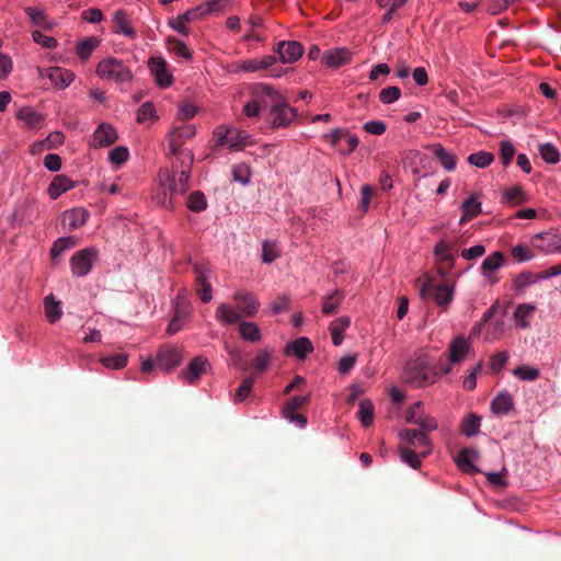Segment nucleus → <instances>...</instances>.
Instances as JSON below:
<instances>
[{
    "label": "nucleus",
    "instance_id": "obj_1",
    "mask_svg": "<svg viewBox=\"0 0 561 561\" xmlns=\"http://www.w3.org/2000/svg\"><path fill=\"white\" fill-rule=\"evenodd\" d=\"M196 135V128L192 124L174 127L168 133V147L172 156L179 162V178L176 179L168 168H161L158 172V188L152 201L163 208H173V196L183 195L188 190V180L194 162V152L183 149L182 146Z\"/></svg>",
    "mask_w": 561,
    "mask_h": 561
},
{
    "label": "nucleus",
    "instance_id": "obj_2",
    "mask_svg": "<svg viewBox=\"0 0 561 561\" xmlns=\"http://www.w3.org/2000/svg\"><path fill=\"white\" fill-rule=\"evenodd\" d=\"M232 299L237 308L221 302L216 309L215 317L222 325L236 324L243 318H253L260 310L261 302L252 291L239 289L233 294Z\"/></svg>",
    "mask_w": 561,
    "mask_h": 561
},
{
    "label": "nucleus",
    "instance_id": "obj_3",
    "mask_svg": "<svg viewBox=\"0 0 561 561\" xmlns=\"http://www.w3.org/2000/svg\"><path fill=\"white\" fill-rule=\"evenodd\" d=\"M401 444L399 446L400 459L412 469H420L422 460L431 455L432 442L425 432L407 428L399 433Z\"/></svg>",
    "mask_w": 561,
    "mask_h": 561
},
{
    "label": "nucleus",
    "instance_id": "obj_4",
    "mask_svg": "<svg viewBox=\"0 0 561 561\" xmlns=\"http://www.w3.org/2000/svg\"><path fill=\"white\" fill-rule=\"evenodd\" d=\"M261 92L270 96L268 111L265 116V122L270 128H287L297 119V110L289 105L280 91L274 87H263Z\"/></svg>",
    "mask_w": 561,
    "mask_h": 561
},
{
    "label": "nucleus",
    "instance_id": "obj_5",
    "mask_svg": "<svg viewBox=\"0 0 561 561\" xmlns=\"http://www.w3.org/2000/svg\"><path fill=\"white\" fill-rule=\"evenodd\" d=\"M499 307L492 305L471 329L470 336L482 335L483 341L493 343L500 340L506 330L505 317L503 313L497 314Z\"/></svg>",
    "mask_w": 561,
    "mask_h": 561
},
{
    "label": "nucleus",
    "instance_id": "obj_6",
    "mask_svg": "<svg viewBox=\"0 0 561 561\" xmlns=\"http://www.w3.org/2000/svg\"><path fill=\"white\" fill-rule=\"evenodd\" d=\"M404 375L407 381L415 388L427 387L436 382L439 374L432 366L426 355H419L407 363Z\"/></svg>",
    "mask_w": 561,
    "mask_h": 561
},
{
    "label": "nucleus",
    "instance_id": "obj_7",
    "mask_svg": "<svg viewBox=\"0 0 561 561\" xmlns=\"http://www.w3.org/2000/svg\"><path fill=\"white\" fill-rule=\"evenodd\" d=\"M216 147L226 146L229 150L241 151L254 145V139L247 130L229 125H219L214 129Z\"/></svg>",
    "mask_w": 561,
    "mask_h": 561
},
{
    "label": "nucleus",
    "instance_id": "obj_8",
    "mask_svg": "<svg viewBox=\"0 0 561 561\" xmlns=\"http://www.w3.org/2000/svg\"><path fill=\"white\" fill-rule=\"evenodd\" d=\"M95 73L100 79L115 83H130L134 79L129 66L114 57L102 59L96 65Z\"/></svg>",
    "mask_w": 561,
    "mask_h": 561
},
{
    "label": "nucleus",
    "instance_id": "obj_9",
    "mask_svg": "<svg viewBox=\"0 0 561 561\" xmlns=\"http://www.w3.org/2000/svg\"><path fill=\"white\" fill-rule=\"evenodd\" d=\"M99 249L88 247L72 254L69 261L70 271L73 277H84L93 268L99 259Z\"/></svg>",
    "mask_w": 561,
    "mask_h": 561
},
{
    "label": "nucleus",
    "instance_id": "obj_10",
    "mask_svg": "<svg viewBox=\"0 0 561 561\" xmlns=\"http://www.w3.org/2000/svg\"><path fill=\"white\" fill-rule=\"evenodd\" d=\"M454 294L455 286L446 284L434 286L431 278H426L420 288V296L423 299L432 296L435 304L444 310L451 304Z\"/></svg>",
    "mask_w": 561,
    "mask_h": 561
},
{
    "label": "nucleus",
    "instance_id": "obj_11",
    "mask_svg": "<svg viewBox=\"0 0 561 561\" xmlns=\"http://www.w3.org/2000/svg\"><path fill=\"white\" fill-rule=\"evenodd\" d=\"M423 403L421 401L415 402L412 407H410L405 414V420L408 423H412L419 425L421 427V432H433L438 428V422L435 417L427 415L422 410Z\"/></svg>",
    "mask_w": 561,
    "mask_h": 561
},
{
    "label": "nucleus",
    "instance_id": "obj_12",
    "mask_svg": "<svg viewBox=\"0 0 561 561\" xmlns=\"http://www.w3.org/2000/svg\"><path fill=\"white\" fill-rule=\"evenodd\" d=\"M263 87H273V85L270 84V83L261 82V83H256L252 88V92H251L252 100L247 102L243 105V108H242V113H243L244 116H247L249 118L259 117V115L261 114L262 108L267 107L268 101H270V96L268 95H264L261 92V88H263Z\"/></svg>",
    "mask_w": 561,
    "mask_h": 561
},
{
    "label": "nucleus",
    "instance_id": "obj_13",
    "mask_svg": "<svg viewBox=\"0 0 561 561\" xmlns=\"http://www.w3.org/2000/svg\"><path fill=\"white\" fill-rule=\"evenodd\" d=\"M183 348L176 346H162L156 356V364L164 371L179 367L183 362Z\"/></svg>",
    "mask_w": 561,
    "mask_h": 561
},
{
    "label": "nucleus",
    "instance_id": "obj_14",
    "mask_svg": "<svg viewBox=\"0 0 561 561\" xmlns=\"http://www.w3.org/2000/svg\"><path fill=\"white\" fill-rule=\"evenodd\" d=\"M148 68L158 87L169 88L173 83V75L168 68V62L162 56H153L148 60Z\"/></svg>",
    "mask_w": 561,
    "mask_h": 561
},
{
    "label": "nucleus",
    "instance_id": "obj_15",
    "mask_svg": "<svg viewBox=\"0 0 561 561\" xmlns=\"http://www.w3.org/2000/svg\"><path fill=\"white\" fill-rule=\"evenodd\" d=\"M535 248L545 254L561 253V233L545 231L531 238Z\"/></svg>",
    "mask_w": 561,
    "mask_h": 561
},
{
    "label": "nucleus",
    "instance_id": "obj_16",
    "mask_svg": "<svg viewBox=\"0 0 561 561\" xmlns=\"http://www.w3.org/2000/svg\"><path fill=\"white\" fill-rule=\"evenodd\" d=\"M354 58V53L347 47H334L325 50L322 54L321 62L330 68L337 69L342 66L348 65Z\"/></svg>",
    "mask_w": 561,
    "mask_h": 561
},
{
    "label": "nucleus",
    "instance_id": "obj_17",
    "mask_svg": "<svg viewBox=\"0 0 561 561\" xmlns=\"http://www.w3.org/2000/svg\"><path fill=\"white\" fill-rule=\"evenodd\" d=\"M118 139L116 128L110 123H101L93 131L90 146L93 148H106L114 145Z\"/></svg>",
    "mask_w": 561,
    "mask_h": 561
},
{
    "label": "nucleus",
    "instance_id": "obj_18",
    "mask_svg": "<svg viewBox=\"0 0 561 561\" xmlns=\"http://www.w3.org/2000/svg\"><path fill=\"white\" fill-rule=\"evenodd\" d=\"M39 76L48 78L51 84L60 90L68 88L76 78L73 71L58 66L39 69Z\"/></svg>",
    "mask_w": 561,
    "mask_h": 561
},
{
    "label": "nucleus",
    "instance_id": "obj_19",
    "mask_svg": "<svg viewBox=\"0 0 561 561\" xmlns=\"http://www.w3.org/2000/svg\"><path fill=\"white\" fill-rule=\"evenodd\" d=\"M193 270L198 285L197 294L204 304H208L213 299V288L208 282L210 270L208 265L204 263H195Z\"/></svg>",
    "mask_w": 561,
    "mask_h": 561
},
{
    "label": "nucleus",
    "instance_id": "obj_20",
    "mask_svg": "<svg viewBox=\"0 0 561 561\" xmlns=\"http://www.w3.org/2000/svg\"><path fill=\"white\" fill-rule=\"evenodd\" d=\"M304 46L297 41H280L276 44L275 53L284 64H294L304 55Z\"/></svg>",
    "mask_w": 561,
    "mask_h": 561
},
{
    "label": "nucleus",
    "instance_id": "obj_21",
    "mask_svg": "<svg viewBox=\"0 0 561 561\" xmlns=\"http://www.w3.org/2000/svg\"><path fill=\"white\" fill-rule=\"evenodd\" d=\"M456 252V243L446 239L438 240L433 249V254L436 261L439 263H445L449 267H451L455 263Z\"/></svg>",
    "mask_w": 561,
    "mask_h": 561
},
{
    "label": "nucleus",
    "instance_id": "obj_22",
    "mask_svg": "<svg viewBox=\"0 0 561 561\" xmlns=\"http://www.w3.org/2000/svg\"><path fill=\"white\" fill-rule=\"evenodd\" d=\"M207 365V358L196 356L188 363L186 369L179 374V378L183 379L188 385H194L201 378Z\"/></svg>",
    "mask_w": 561,
    "mask_h": 561
},
{
    "label": "nucleus",
    "instance_id": "obj_23",
    "mask_svg": "<svg viewBox=\"0 0 561 561\" xmlns=\"http://www.w3.org/2000/svg\"><path fill=\"white\" fill-rule=\"evenodd\" d=\"M514 407L513 396L507 390L499 392L490 404L491 412L496 416L507 415Z\"/></svg>",
    "mask_w": 561,
    "mask_h": 561
},
{
    "label": "nucleus",
    "instance_id": "obj_24",
    "mask_svg": "<svg viewBox=\"0 0 561 561\" xmlns=\"http://www.w3.org/2000/svg\"><path fill=\"white\" fill-rule=\"evenodd\" d=\"M449 360L451 364H458L465 360L471 351V344L468 339L462 335L456 336L448 346Z\"/></svg>",
    "mask_w": 561,
    "mask_h": 561
},
{
    "label": "nucleus",
    "instance_id": "obj_25",
    "mask_svg": "<svg viewBox=\"0 0 561 561\" xmlns=\"http://www.w3.org/2000/svg\"><path fill=\"white\" fill-rule=\"evenodd\" d=\"M427 149L438 160L440 165L448 172H453L457 167V156L448 151L442 144H432Z\"/></svg>",
    "mask_w": 561,
    "mask_h": 561
},
{
    "label": "nucleus",
    "instance_id": "obj_26",
    "mask_svg": "<svg viewBox=\"0 0 561 561\" xmlns=\"http://www.w3.org/2000/svg\"><path fill=\"white\" fill-rule=\"evenodd\" d=\"M76 182L66 174L54 176L47 187V194L51 199H57L64 193L75 188Z\"/></svg>",
    "mask_w": 561,
    "mask_h": 561
},
{
    "label": "nucleus",
    "instance_id": "obj_27",
    "mask_svg": "<svg viewBox=\"0 0 561 561\" xmlns=\"http://www.w3.org/2000/svg\"><path fill=\"white\" fill-rule=\"evenodd\" d=\"M284 352L302 360L313 352V345L308 337L301 336L288 343Z\"/></svg>",
    "mask_w": 561,
    "mask_h": 561
},
{
    "label": "nucleus",
    "instance_id": "obj_28",
    "mask_svg": "<svg viewBox=\"0 0 561 561\" xmlns=\"http://www.w3.org/2000/svg\"><path fill=\"white\" fill-rule=\"evenodd\" d=\"M460 208L462 211L461 218L459 220L460 225L478 217L482 213V203L479 199V195L471 194L461 203Z\"/></svg>",
    "mask_w": 561,
    "mask_h": 561
},
{
    "label": "nucleus",
    "instance_id": "obj_29",
    "mask_svg": "<svg viewBox=\"0 0 561 561\" xmlns=\"http://www.w3.org/2000/svg\"><path fill=\"white\" fill-rule=\"evenodd\" d=\"M89 211L83 207H75L62 214V220L67 224L69 231H73L84 226L89 219Z\"/></svg>",
    "mask_w": 561,
    "mask_h": 561
},
{
    "label": "nucleus",
    "instance_id": "obj_30",
    "mask_svg": "<svg viewBox=\"0 0 561 561\" xmlns=\"http://www.w3.org/2000/svg\"><path fill=\"white\" fill-rule=\"evenodd\" d=\"M188 314H190L188 304L176 302L174 314L171 318V320L168 324V328H167V333L169 335H174L175 333H178L183 328Z\"/></svg>",
    "mask_w": 561,
    "mask_h": 561
},
{
    "label": "nucleus",
    "instance_id": "obj_31",
    "mask_svg": "<svg viewBox=\"0 0 561 561\" xmlns=\"http://www.w3.org/2000/svg\"><path fill=\"white\" fill-rule=\"evenodd\" d=\"M351 325V318L348 316H341L334 319L330 325L329 331L331 334L332 344L340 346L344 341V333Z\"/></svg>",
    "mask_w": 561,
    "mask_h": 561
},
{
    "label": "nucleus",
    "instance_id": "obj_32",
    "mask_svg": "<svg viewBox=\"0 0 561 561\" xmlns=\"http://www.w3.org/2000/svg\"><path fill=\"white\" fill-rule=\"evenodd\" d=\"M113 21L117 27V33L130 39H135L137 37V32L131 25L128 13L125 10H116L113 14Z\"/></svg>",
    "mask_w": 561,
    "mask_h": 561
},
{
    "label": "nucleus",
    "instance_id": "obj_33",
    "mask_svg": "<svg viewBox=\"0 0 561 561\" xmlns=\"http://www.w3.org/2000/svg\"><path fill=\"white\" fill-rule=\"evenodd\" d=\"M504 254L501 251H495L488 255L481 264V274L490 279L494 273L504 265Z\"/></svg>",
    "mask_w": 561,
    "mask_h": 561
},
{
    "label": "nucleus",
    "instance_id": "obj_34",
    "mask_svg": "<svg viewBox=\"0 0 561 561\" xmlns=\"http://www.w3.org/2000/svg\"><path fill=\"white\" fill-rule=\"evenodd\" d=\"M478 458H479V453L477 449L462 448L456 457V463L465 472H478L479 469L476 468V466H474V461Z\"/></svg>",
    "mask_w": 561,
    "mask_h": 561
},
{
    "label": "nucleus",
    "instance_id": "obj_35",
    "mask_svg": "<svg viewBox=\"0 0 561 561\" xmlns=\"http://www.w3.org/2000/svg\"><path fill=\"white\" fill-rule=\"evenodd\" d=\"M536 311V305L534 304H519L514 311V320L516 325L522 329H527L530 325V319L534 317Z\"/></svg>",
    "mask_w": 561,
    "mask_h": 561
},
{
    "label": "nucleus",
    "instance_id": "obj_36",
    "mask_svg": "<svg viewBox=\"0 0 561 561\" xmlns=\"http://www.w3.org/2000/svg\"><path fill=\"white\" fill-rule=\"evenodd\" d=\"M344 299V294L340 289H334L322 299V312L325 316L335 314Z\"/></svg>",
    "mask_w": 561,
    "mask_h": 561
},
{
    "label": "nucleus",
    "instance_id": "obj_37",
    "mask_svg": "<svg viewBox=\"0 0 561 561\" xmlns=\"http://www.w3.org/2000/svg\"><path fill=\"white\" fill-rule=\"evenodd\" d=\"M238 323L239 335L242 340L251 343H257L261 341L262 334L256 323L241 320Z\"/></svg>",
    "mask_w": 561,
    "mask_h": 561
},
{
    "label": "nucleus",
    "instance_id": "obj_38",
    "mask_svg": "<svg viewBox=\"0 0 561 561\" xmlns=\"http://www.w3.org/2000/svg\"><path fill=\"white\" fill-rule=\"evenodd\" d=\"M538 280H540L538 274L525 271L514 276L512 287L517 294H523L529 285H533Z\"/></svg>",
    "mask_w": 561,
    "mask_h": 561
},
{
    "label": "nucleus",
    "instance_id": "obj_39",
    "mask_svg": "<svg viewBox=\"0 0 561 561\" xmlns=\"http://www.w3.org/2000/svg\"><path fill=\"white\" fill-rule=\"evenodd\" d=\"M101 41L95 36H90L81 39L76 45V53L80 59L87 60L91 57L92 53L99 47Z\"/></svg>",
    "mask_w": 561,
    "mask_h": 561
},
{
    "label": "nucleus",
    "instance_id": "obj_40",
    "mask_svg": "<svg viewBox=\"0 0 561 561\" xmlns=\"http://www.w3.org/2000/svg\"><path fill=\"white\" fill-rule=\"evenodd\" d=\"M78 244V239L73 236L60 237L54 241L50 248V256L53 260L60 256L66 251L75 248Z\"/></svg>",
    "mask_w": 561,
    "mask_h": 561
},
{
    "label": "nucleus",
    "instance_id": "obj_41",
    "mask_svg": "<svg viewBox=\"0 0 561 561\" xmlns=\"http://www.w3.org/2000/svg\"><path fill=\"white\" fill-rule=\"evenodd\" d=\"M481 427V417L474 413H469L460 423V432L467 437L479 434Z\"/></svg>",
    "mask_w": 561,
    "mask_h": 561
},
{
    "label": "nucleus",
    "instance_id": "obj_42",
    "mask_svg": "<svg viewBox=\"0 0 561 561\" xmlns=\"http://www.w3.org/2000/svg\"><path fill=\"white\" fill-rule=\"evenodd\" d=\"M16 117L30 128H37L43 122V116L28 106L20 108Z\"/></svg>",
    "mask_w": 561,
    "mask_h": 561
},
{
    "label": "nucleus",
    "instance_id": "obj_43",
    "mask_svg": "<svg viewBox=\"0 0 561 561\" xmlns=\"http://www.w3.org/2000/svg\"><path fill=\"white\" fill-rule=\"evenodd\" d=\"M494 161V154L490 151L480 150L473 153H470L467 157V162L470 165H473L479 169H484L491 165Z\"/></svg>",
    "mask_w": 561,
    "mask_h": 561
},
{
    "label": "nucleus",
    "instance_id": "obj_44",
    "mask_svg": "<svg viewBox=\"0 0 561 561\" xmlns=\"http://www.w3.org/2000/svg\"><path fill=\"white\" fill-rule=\"evenodd\" d=\"M44 309L49 323L57 322L62 316L60 302L55 300L54 296H48L44 299Z\"/></svg>",
    "mask_w": 561,
    "mask_h": 561
},
{
    "label": "nucleus",
    "instance_id": "obj_45",
    "mask_svg": "<svg viewBox=\"0 0 561 561\" xmlns=\"http://www.w3.org/2000/svg\"><path fill=\"white\" fill-rule=\"evenodd\" d=\"M375 408L370 400L364 399L359 402L358 420L363 427L367 428L373 425Z\"/></svg>",
    "mask_w": 561,
    "mask_h": 561
},
{
    "label": "nucleus",
    "instance_id": "obj_46",
    "mask_svg": "<svg viewBox=\"0 0 561 561\" xmlns=\"http://www.w3.org/2000/svg\"><path fill=\"white\" fill-rule=\"evenodd\" d=\"M273 351L268 347L260 350L252 359L251 366L257 373H264L272 360Z\"/></svg>",
    "mask_w": 561,
    "mask_h": 561
},
{
    "label": "nucleus",
    "instance_id": "obj_47",
    "mask_svg": "<svg viewBox=\"0 0 561 561\" xmlns=\"http://www.w3.org/2000/svg\"><path fill=\"white\" fill-rule=\"evenodd\" d=\"M159 118L152 102L147 101L137 111L136 121L139 124L153 123Z\"/></svg>",
    "mask_w": 561,
    "mask_h": 561
},
{
    "label": "nucleus",
    "instance_id": "obj_48",
    "mask_svg": "<svg viewBox=\"0 0 561 561\" xmlns=\"http://www.w3.org/2000/svg\"><path fill=\"white\" fill-rule=\"evenodd\" d=\"M167 44L170 46L171 53L176 57H182L186 60H191L193 58L191 49L183 41L174 36H170L167 38Z\"/></svg>",
    "mask_w": 561,
    "mask_h": 561
},
{
    "label": "nucleus",
    "instance_id": "obj_49",
    "mask_svg": "<svg viewBox=\"0 0 561 561\" xmlns=\"http://www.w3.org/2000/svg\"><path fill=\"white\" fill-rule=\"evenodd\" d=\"M64 140H65V137H64V134L60 133V131H54V133H50L46 139L42 140V141H38V142H35L33 146H32V152L34 153L37 149L41 150V149H51L54 147H57L61 144H64Z\"/></svg>",
    "mask_w": 561,
    "mask_h": 561
},
{
    "label": "nucleus",
    "instance_id": "obj_50",
    "mask_svg": "<svg viewBox=\"0 0 561 561\" xmlns=\"http://www.w3.org/2000/svg\"><path fill=\"white\" fill-rule=\"evenodd\" d=\"M541 159L550 164H556L560 160L558 148L551 142L540 144L538 148Z\"/></svg>",
    "mask_w": 561,
    "mask_h": 561
},
{
    "label": "nucleus",
    "instance_id": "obj_51",
    "mask_svg": "<svg viewBox=\"0 0 561 561\" xmlns=\"http://www.w3.org/2000/svg\"><path fill=\"white\" fill-rule=\"evenodd\" d=\"M503 198L513 205H522L528 201L526 193L518 185L505 190L503 192Z\"/></svg>",
    "mask_w": 561,
    "mask_h": 561
},
{
    "label": "nucleus",
    "instance_id": "obj_52",
    "mask_svg": "<svg viewBox=\"0 0 561 561\" xmlns=\"http://www.w3.org/2000/svg\"><path fill=\"white\" fill-rule=\"evenodd\" d=\"M101 364L110 369H122L128 363V356L125 353H118L111 356H103L100 359Z\"/></svg>",
    "mask_w": 561,
    "mask_h": 561
},
{
    "label": "nucleus",
    "instance_id": "obj_53",
    "mask_svg": "<svg viewBox=\"0 0 561 561\" xmlns=\"http://www.w3.org/2000/svg\"><path fill=\"white\" fill-rule=\"evenodd\" d=\"M511 254L516 262H529L535 257L534 251L526 244H515L511 249Z\"/></svg>",
    "mask_w": 561,
    "mask_h": 561
},
{
    "label": "nucleus",
    "instance_id": "obj_54",
    "mask_svg": "<svg viewBox=\"0 0 561 561\" xmlns=\"http://www.w3.org/2000/svg\"><path fill=\"white\" fill-rule=\"evenodd\" d=\"M515 153L516 149L512 141L506 139L500 141L499 157L504 167H508L512 163Z\"/></svg>",
    "mask_w": 561,
    "mask_h": 561
},
{
    "label": "nucleus",
    "instance_id": "obj_55",
    "mask_svg": "<svg viewBox=\"0 0 561 561\" xmlns=\"http://www.w3.org/2000/svg\"><path fill=\"white\" fill-rule=\"evenodd\" d=\"M280 256V251L276 242L263 241L262 244V262L270 264Z\"/></svg>",
    "mask_w": 561,
    "mask_h": 561
},
{
    "label": "nucleus",
    "instance_id": "obj_56",
    "mask_svg": "<svg viewBox=\"0 0 561 561\" xmlns=\"http://www.w3.org/2000/svg\"><path fill=\"white\" fill-rule=\"evenodd\" d=\"M483 369V363H477L469 373L465 376L462 380V388L467 391H472L477 387V377L481 374Z\"/></svg>",
    "mask_w": 561,
    "mask_h": 561
},
{
    "label": "nucleus",
    "instance_id": "obj_57",
    "mask_svg": "<svg viewBox=\"0 0 561 561\" xmlns=\"http://www.w3.org/2000/svg\"><path fill=\"white\" fill-rule=\"evenodd\" d=\"M186 206L192 211H203L207 207L204 194L199 191L191 193L187 197Z\"/></svg>",
    "mask_w": 561,
    "mask_h": 561
},
{
    "label": "nucleus",
    "instance_id": "obj_58",
    "mask_svg": "<svg viewBox=\"0 0 561 561\" xmlns=\"http://www.w3.org/2000/svg\"><path fill=\"white\" fill-rule=\"evenodd\" d=\"M129 158V150L126 146H117L108 152V161L111 164L121 167Z\"/></svg>",
    "mask_w": 561,
    "mask_h": 561
},
{
    "label": "nucleus",
    "instance_id": "obj_59",
    "mask_svg": "<svg viewBox=\"0 0 561 561\" xmlns=\"http://www.w3.org/2000/svg\"><path fill=\"white\" fill-rule=\"evenodd\" d=\"M253 385H254L253 377L244 378L236 391L233 402L234 403L243 402L251 394Z\"/></svg>",
    "mask_w": 561,
    "mask_h": 561
},
{
    "label": "nucleus",
    "instance_id": "obj_60",
    "mask_svg": "<svg viewBox=\"0 0 561 561\" xmlns=\"http://www.w3.org/2000/svg\"><path fill=\"white\" fill-rule=\"evenodd\" d=\"M310 401V394L306 396H294L291 399H289L284 407L280 410V413L289 414L291 412H296L300 408H302L305 404H307Z\"/></svg>",
    "mask_w": 561,
    "mask_h": 561
},
{
    "label": "nucleus",
    "instance_id": "obj_61",
    "mask_svg": "<svg viewBox=\"0 0 561 561\" xmlns=\"http://www.w3.org/2000/svg\"><path fill=\"white\" fill-rule=\"evenodd\" d=\"M513 374L518 377L520 380L534 381L539 377V369L524 365L515 368Z\"/></svg>",
    "mask_w": 561,
    "mask_h": 561
},
{
    "label": "nucleus",
    "instance_id": "obj_62",
    "mask_svg": "<svg viewBox=\"0 0 561 561\" xmlns=\"http://www.w3.org/2000/svg\"><path fill=\"white\" fill-rule=\"evenodd\" d=\"M401 96V90L398 87H387L379 92V100L382 104H392Z\"/></svg>",
    "mask_w": 561,
    "mask_h": 561
},
{
    "label": "nucleus",
    "instance_id": "obj_63",
    "mask_svg": "<svg viewBox=\"0 0 561 561\" xmlns=\"http://www.w3.org/2000/svg\"><path fill=\"white\" fill-rule=\"evenodd\" d=\"M32 38L36 44L47 49H54L58 46V41L55 37L45 35L41 31L32 32Z\"/></svg>",
    "mask_w": 561,
    "mask_h": 561
},
{
    "label": "nucleus",
    "instance_id": "obj_64",
    "mask_svg": "<svg viewBox=\"0 0 561 561\" xmlns=\"http://www.w3.org/2000/svg\"><path fill=\"white\" fill-rule=\"evenodd\" d=\"M507 359H508V354L506 352H497V353L493 354L490 357V362H489V367H490L491 371L494 374L500 373L504 368Z\"/></svg>",
    "mask_w": 561,
    "mask_h": 561
}]
</instances>
